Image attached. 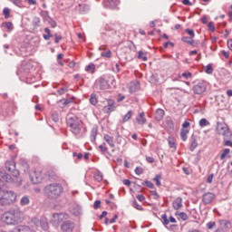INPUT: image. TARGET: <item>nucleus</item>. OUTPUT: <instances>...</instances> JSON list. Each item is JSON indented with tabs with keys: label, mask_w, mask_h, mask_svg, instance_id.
Returning <instances> with one entry per match:
<instances>
[{
	"label": "nucleus",
	"mask_w": 232,
	"mask_h": 232,
	"mask_svg": "<svg viewBox=\"0 0 232 232\" xmlns=\"http://www.w3.org/2000/svg\"><path fill=\"white\" fill-rule=\"evenodd\" d=\"M186 34H188V35H190V37L193 39V37H195V31H193L192 29H186L185 30Z\"/></svg>",
	"instance_id": "obj_48"
},
{
	"label": "nucleus",
	"mask_w": 232,
	"mask_h": 232,
	"mask_svg": "<svg viewBox=\"0 0 232 232\" xmlns=\"http://www.w3.org/2000/svg\"><path fill=\"white\" fill-rule=\"evenodd\" d=\"M181 77H184L185 79H191L193 77V74L189 72H182Z\"/></svg>",
	"instance_id": "obj_44"
},
{
	"label": "nucleus",
	"mask_w": 232,
	"mask_h": 232,
	"mask_svg": "<svg viewBox=\"0 0 232 232\" xmlns=\"http://www.w3.org/2000/svg\"><path fill=\"white\" fill-rule=\"evenodd\" d=\"M131 115H133V111H129L128 113H126L123 116L122 122H128V121H130V119H131Z\"/></svg>",
	"instance_id": "obj_33"
},
{
	"label": "nucleus",
	"mask_w": 232,
	"mask_h": 232,
	"mask_svg": "<svg viewBox=\"0 0 232 232\" xmlns=\"http://www.w3.org/2000/svg\"><path fill=\"white\" fill-rule=\"evenodd\" d=\"M135 173L136 175H142V173H144V169H142V167H137L135 169Z\"/></svg>",
	"instance_id": "obj_47"
},
{
	"label": "nucleus",
	"mask_w": 232,
	"mask_h": 232,
	"mask_svg": "<svg viewBox=\"0 0 232 232\" xmlns=\"http://www.w3.org/2000/svg\"><path fill=\"white\" fill-rule=\"evenodd\" d=\"M75 227V224H73V222L67 220L64 221L62 225H61V231L63 232H73V228Z\"/></svg>",
	"instance_id": "obj_9"
},
{
	"label": "nucleus",
	"mask_w": 232,
	"mask_h": 232,
	"mask_svg": "<svg viewBox=\"0 0 232 232\" xmlns=\"http://www.w3.org/2000/svg\"><path fill=\"white\" fill-rule=\"evenodd\" d=\"M224 146H229L230 148H232V141L225 140Z\"/></svg>",
	"instance_id": "obj_64"
},
{
	"label": "nucleus",
	"mask_w": 232,
	"mask_h": 232,
	"mask_svg": "<svg viewBox=\"0 0 232 232\" xmlns=\"http://www.w3.org/2000/svg\"><path fill=\"white\" fill-rule=\"evenodd\" d=\"M5 168L10 171V173H12L13 177L10 174L3 173L1 174V179L9 184H14L16 188H19V186L23 184V180L19 178V170L15 169V161L7 160L5 162Z\"/></svg>",
	"instance_id": "obj_2"
},
{
	"label": "nucleus",
	"mask_w": 232,
	"mask_h": 232,
	"mask_svg": "<svg viewBox=\"0 0 232 232\" xmlns=\"http://www.w3.org/2000/svg\"><path fill=\"white\" fill-rule=\"evenodd\" d=\"M176 217H179V218H181V220H188V214H186V212H179L177 211L175 213Z\"/></svg>",
	"instance_id": "obj_29"
},
{
	"label": "nucleus",
	"mask_w": 232,
	"mask_h": 232,
	"mask_svg": "<svg viewBox=\"0 0 232 232\" xmlns=\"http://www.w3.org/2000/svg\"><path fill=\"white\" fill-rule=\"evenodd\" d=\"M54 37H55L54 43L56 44H58V43L63 40V36L62 35L55 34Z\"/></svg>",
	"instance_id": "obj_56"
},
{
	"label": "nucleus",
	"mask_w": 232,
	"mask_h": 232,
	"mask_svg": "<svg viewBox=\"0 0 232 232\" xmlns=\"http://www.w3.org/2000/svg\"><path fill=\"white\" fill-rule=\"evenodd\" d=\"M206 73H208V75H211V73H213V65L211 63H208L207 65V68H206Z\"/></svg>",
	"instance_id": "obj_39"
},
{
	"label": "nucleus",
	"mask_w": 232,
	"mask_h": 232,
	"mask_svg": "<svg viewBox=\"0 0 232 232\" xmlns=\"http://www.w3.org/2000/svg\"><path fill=\"white\" fill-rule=\"evenodd\" d=\"M3 14L5 15V18L8 19L10 17V9L8 7H5L3 10Z\"/></svg>",
	"instance_id": "obj_41"
},
{
	"label": "nucleus",
	"mask_w": 232,
	"mask_h": 232,
	"mask_svg": "<svg viewBox=\"0 0 232 232\" xmlns=\"http://www.w3.org/2000/svg\"><path fill=\"white\" fill-rule=\"evenodd\" d=\"M13 232H34V230L26 225H20L14 227Z\"/></svg>",
	"instance_id": "obj_15"
},
{
	"label": "nucleus",
	"mask_w": 232,
	"mask_h": 232,
	"mask_svg": "<svg viewBox=\"0 0 232 232\" xmlns=\"http://www.w3.org/2000/svg\"><path fill=\"white\" fill-rule=\"evenodd\" d=\"M40 23H41V19L39 17H35L33 21L34 26H39Z\"/></svg>",
	"instance_id": "obj_53"
},
{
	"label": "nucleus",
	"mask_w": 232,
	"mask_h": 232,
	"mask_svg": "<svg viewBox=\"0 0 232 232\" xmlns=\"http://www.w3.org/2000/svg\"><path fill=\"white\" fill-rule=\"evenodd\" d=\"M142 186H146L147 188H150V189H153V188H155V185H153V183L150 180H145L142 183Z\"/></svg>",
	"instance_id": "obj_38"
},
{
	"label": "nucleus",
	"mask_w": 232,
	"mask_h": 232,
	"mask_svg": "<svg viewBox=\"0 0 232 232\" xmlns=\"http://www.w3.org/2000/svg\"><path fill=\"white\" fill-rule=\"evenodd\" d=\"M98 131H99V130L97 129V127H93L92 129L91 135H90L91 142H95V140H97Z\"/></svg>",
	"instance_id": "obj_20"
},
{
	"label": "nucleus",
	"mask_w": 232,
	"mask_h": 232,
	"mask_svg": "<svg viewBox=\"0 0 232 232\" xmlns=\"http://www.w3.org/2000/svg\"><path fill=\"white\" fill-rule=\"evenodd\" d=\"M17 195L12 190H0V206H8L15 202Z\"/></svg>",
	"instance_id": "obj_5"
},
{
	"label": "nucleus",
	"mask_w": 232,
	"mask_h": 232,
	"mask_svg": "<svg viewBox=\"0 0 232 232\" xmlns=\"http://www.w3.org/2000/svg\"><path fill=\"white\" fill-rule=\"evenodd\" d=\"M66 124L76 139L85 137L87 131L86 127H84V124H82V121L77 116L68 115Z\"/></svg>",
	"instance_id": "obj_1"
},
{
	"label": "nucleus",
	"mask_w": 232,
	"mask_h": 232,
	"mask_svg": "<svg viewBox=\"0 0 232 232\" xmlns=\"http://www.w3.org/2000/svg\"><path fill=\"white\" fill-rule=\"evenodd\" d=\"M160 179H162V177H160V175H156L155 178L153 179L154 182H156V186H160Z\"/></svg>",
	"instance_id": "obj_43"
},
{
	"label": "nucleus",
	"mask_w": 232,
	"mask_h": 232,
	"mask_svg": "<svg viewBox=\"0 0 232 232\" xmlns=\"http://www.w3.org/2000/svg\"><path fill=\"white\" fill-rule=\"evenodd\" d=\"M182 4L185 5V6H191L193 5L189 0H182Z\"/></svg>",
	"instance_id": "obj_62"
},
{
	"label": "nucleus",
	"mask_w": 232,
	"mask_h": 232,
	"mask_svg": "<svg viewBox=\"0 0 232 232\" xmlns=\"http://www.w3.org/2000/svg\"><path fill=\"white\" fill-rule=\"evenodd\" d=\"M85 72H89L90 73H95V65L94 63H90L85 67Z\"/></svg>",
	"instance_id": "obj_31"
},
{
	"label": "nucleus",
	"mask_w": 232,
	"mask_h": 232,
	"mask_svg": "<svg viewBox=\"0 0 232 232\" xmlns=\"http://www.w3.org/2000/svg\"><path fill=\"white\" fill-rule=\"evenodd\" d=\"M136 122L142 126L146 122V118L144 117V112H140L139 116L136 118Z\"/></svg>",
	"instance_id": "obj_22"
},
{
	"label": "nucleus",
	"mask_w": 232,
	"mask_h": 232,
	"mask_svg": "<svg viewBox=\"0 0 232 232\" xmlns=\"http://www.w3.org/2000/svg\"><path fill=\"white\" fill-rule=\"evenodd\" d=\"M105 8H116L119 5V0H103Z\"/></svg>",
	"instance_id": "obj_13"
},
{
	"label": "nucleus",
	"mask_w": 232,
	"mask_h": 232,
	"mask_svg": "<svg viewBox=\"0 0 232 232\" xmlns=\"http://www.w3.org/2000/svg\"><path fill=\"white\" fill-rule=\"evenodd\" d=\"M217 131L219 135H223V137H229L231 133L229 132V128L227 124L224 122H218L217 126Z\"/></svg>",
	"instance_id": "obj_7"
},
{
	"label": "nucleus",
	"mask_w": 232,
	"mask_h": 232,
	"mask_svg": "<svg viewBox=\"0 0 232 232\" xmlns=\"http://www.w3.org/2000/svg\"><path fill=\"white\" fill-rule=\"evenodd\" d=\"M189 133V130L188 129H181L180 130V137H181V140H183V142H186V140H188V134Z\"/></svg>",
	"instance_id": "obj_24"
},
{
	"label": "nucleus",
	"mask_w": 232,
	"mask_h": 232,
	"mask_svg": "<svg viewBox=\"0 0 232 232\" xmlns=\"http://www.w3.org/2000/svg\"><path fill=\"white\" fill-rule=\"evenodd\" d=\"M231 150L229 149H225L223 150V153L220 155V159L221 160H224V159H226V155H227L228 153H230Z\"/></svg>",
	"instance_id": "obj_42"
},
{
	"label": "nucleus",
	"mask_w": 232,
	"mask_h": 232,
	"mask_svg": "<svg viewBox=\"0 0 232 232\" xmlns=\"http://www.w3.org/2000/svg\"><path fill=\"white\" fill-rule=\"evenodd\" d=\"M103 140H105V142H107L110 148H115V142L113 141V137L106 134L104 135Z\"/></svg>",
	"instance_id": "obj_18"
},
{
	"label": "nucleus",
	"mask_w": 232,
	"mask_h": 232,
	"mask_svg": "<svg viewBox=\"0 0 232 232\" xmlns=\"http://www.w3.org/2000/svg\"><path fill=\"white\" fill-rule=\"evenodd\" d=\"M198 146V143L197 142V136H192L190 139V151H195L197 150V147Z\"/></svg>",
	"instance_id": "obj_19"
},
{
	"label": "nucleus",
	"mask_w": 232,
	"mask_h": 232,
	"mask_svg": "<svg viewBox=\"0 0 232 232\" xmlns=\"http://www.w3.org/2000/svg\"><path fill=\"white\" fill-rule=\"evenodd\" d=\"M41 15L45 21H48L50 19V15H48V11H42Z\"/></svg>",
	"instance_id": "obj_45"
},
{
	"label": "nucleus",
	"mask_w": 232,
	"mask_h": 232,
	"mask_svg": "<svg viewBox=\"0 0 232 232\" xmlns=\"http://www.w3.org/2000/svg\"><path fill=\"white\" fill-rule=\"evenodd\" d=\"M64 192L61 183H51L44 188V195L49 200H57Z\"/></svg>",
	"instance_id": "obj_4"
},
{
	"label": "nucleus",
	"mask_w": 232,
	"mask_h": 232,
	"mask_svg": "<svg viewBox=\"0 0 232 232\" xmlns=\"http://www.w3.org/2000/svg\"><path fill=\"white\" fill-rule=\"evenodd\" d=\"M67 218L68 214L66 213H55L51 218V224L53 226V227H59V224Z\"/></svg>",
	"instance_id": "obj_6"
},
{
	"label": "nucleus",
	"mask_w": 232,
	"mask_h": 232,
	"mask_svg": "<svg viewBox=\"0 0 232 232\" xmlns=\"http://www.w3.org/2000/svg\"><path fill=\"white\" fill-rule=\"evenodd\" d=\"M166 124L169 130H174L175 129V123L173 122V120L171 119H167L166 120Z\"/></svg>",
	"instance_id": "obj_34"
},
{
	"label": "nucleus",
	"mask_w": 232,
	"mask_h": 232,
	"mask_svg": "<svg viewBox=\"0 0 232 232\" xmlns=\"http://www.w3.org/2000/svg\"><path fill=\"white\" fill-rule=\"evenodd\" d=\"M2 26L4 28H7V32H12V30H14L12 22H5L2 24Z\"/></svg>",
	"instance_id": "obj_32"
},
{
	"label": "nucleus",
	"mask_w": 232,
	"mask_h": 232,
	"mask_svg": "<svg viewBox=\"0 0 232 232\" xmlns=\"http://www.w3.org/2000/svg\"><path fill=\"white\" fill-rule=\"evenodd\" d=\"M221 54L223 55V57H225V59H229V52L227 51H221Z\"/></svg>",
	"instance_id": "obj_57"
},
{
	"label": "nucleus",
	"mask_w": 232,
	"mask_h": 232,
	"mask_svg": "<svg viewBox=\"0 0 232 232\" xmlns=\"http://www.w3.org/2000/svg\"><path fill=\"white\" fill-rule=\"evenodd\" d=\"M31 224L32 226H34V227H40L41 226V219L37 218H33L31 219Z\"/></svg>",
	"instance_id": "obj_28"
},
{
	"label": "nucleus",
	"mask_w": 232,
	"mask_h": 232,
	"mask_svg": "<svg viewBox=\"0 0 232 232\" xmlns=\"http://www.w3.org/2000/svg\"><path fill=\"white\" fill-rule=\"evenodd\" d=\"M136 198H138V200H139L140 202H144V200H146V198H145L143 195H140V194H139V195L136 197Z\"/></svg>",
	"instance_id": "obj_59"
},
{
	"label": "nucleus",
	"mask_w": 232,
	"mask_h": 232,
	"mask_svg": "<svg viewBox=\"0 0 232 232\" xmlns=\"http://www.w3.org/2000/svg\"><path fill=\"white\" fill-rule=\"evenodd\" d=\"M40 227L44 229V231H48V219L46 218H40Z\"/></svg>",
	"instance_id": "obj_21"
},
{
	"label": "nucleus",
	"mask_w": 232,
	"mask_h": 232,
	"mask_svg": "<svg viewBox=\"0 0 232 232\" xmlns=\"http://www.w3.org/2000/svg\"><path fill=\"white\" fill-rule=\"evenodd\" d=\"M215 200V194L211 192H207L202 196V202L205 204V206H208V204H211Z\"/></svg>",
	"instance_id": "obj_11"
},
{
	"label": "nucleus",
	"mask_w": 232,
	"mask_h": 232,
	"mask_svg": "<svg viewBox=\"0 0 232 232\" xmlns=\"http://www.w3.org/2000/svg\"><path fill=\"white\" fill-rule=\"evenodd\" d=\"M172 207L176 211H179L182 208V198L178 197L172 203Z\"/></svg>",
	"instance_id": "obj_16"
},
{
	"label": "nucleus",
	"mask_w": 232,
	"mask_h": 232,
	"mask_svg": "<svg viewBox=\"0 0 232 232\" xmlns=\"http://www.w3.org/2000/svg\"><path fill=\"white\" fill-rule=\"evenodd\" d=\"M227 48H229L232 52V39L227 40Z\"/></svg>",
	"instance_id": "obj_63"
},
{
	"label": "nucleus",
	"mask_w": 232,
	"mask_h": 232,
	"mask_svg": "<svg viewBox=\"0 0 232 232\" xmlns=\"http://www.w3.org/2000/svg\"><path fill=\"white\" fill-rule=\"evenodd\" d=\"M181 41L183 43H187V44H190L191 46H193V44H195V40L193 38H191V36H183L181 38Z\"/></svg>",
	"instance_id": "obj_25"
},
{
	"label": "nucleus",
	"mask_w": 232,
	"mask_h": 232,
	"mask_svg": "<svg viewBox=\"0 0 232 232\" xmlns=\"http://www.w3.org/2000/svg\"><path fill=\"white\" fill-rule=\"evenodd\" d=\"M99 150H101V152H102V153H106V150H108V149L106 148V143H103V144L100 145V146H99Z\"/></svg>",
	"instance_id": "obj_50"
},
{
	"label": "nucleus",
	"mask_w": 232,
	"mask_h": 232,
	"mask_svg": "<svg viewBox=\"0 0 232 232\" xmlns=\"http://www.w3.org/2000/svg\"><path fill=\"white\" fill-rule=\"evenodd\" d=\"M2 220L8 226H15L16 224H21L24 220V214L21 211V208H11L10 210L5 212L2 216Z\"/></svg>",
	"instance_id": "obj_3"
},
{
	"label": "nucleus",
	"mask_w": 232,
	"mask_h": 232,
	"mask_svg": "<svg viewBox=\"0 0 232 232\" xmlns=\"http://www.w3.org/2000/svg\"><path fill=\"white\" fill-rule=\"evenodd\" d=\"M13 5H15V6H21L23 0H13Z\"/></svg>",
	"instance_id": "obj_58"
},
{
	"label": "nucleus",
	"mask_w": 232,
	"mask_h": 232,
	"mask_svg": "<svg viewBox=\"0 0 232 232\" xmlns=\"http://www.w3.org/2000/svg\"><path fill=\"white\" fill-rule=\"evenodd\" d=\"M93 179L94 180H96L97 182H102V174L101 172H96L93 175Z\"/></svg>",
	"instance_id": "obj_36"
},
{
	"label": "nucleus",
	"mask_w": 232,
	"mask_h": 232,
	"mask_svg": "<svg viewBox=\"0 0 232 232\" xmlns=\"http://www.w3.org/2000/svg\"><path fill=\"white\" fill-rule=\"evenodd\" d=\"M150 194L152 195V197H154L156 200H158V198H160V196H159V193H157V191L155 190H151Z\"/></svg>",
	"instance_id": "obj_55"
},
{
	"label": "nucleus",
	"mask_w": 232,
	"mask_h": 232,
	"mask_svg": "<svg viewBox=\"0 0 232 232\" xmlns=\"http://www.w3.org/2000/svg\"><path fill=\"white\" fill-rule=\"evenodd\" d=\"M99 50L102 52V57H106V59H110V57H111V51L110 49H106V47H100Z\"/></svg>",
	"instance_id": "obj_17"
},
{
	"label": "nucleus",
	"mask_w": 232,
	"mask_h": 232,
	"mask_svg": "<svg viewBox=\"0 0 232 232\" xmlns=\"http://www.w3.org/2000/svg\"><path fill=\"white\" fill-rule=\"evenodd\" d=\"M34 175H35L34 178V176H30L31 182H33V184L41 183V180H43V178L41 176H37L36 172H34Z\"/></svg>",
	"instance_id": "obj_26"
},
{
	"label": "nucleus",
	"mask_w": 232,
	"mask_h": 232,
	"mask_svg": "<svg viewBox=\"0 0 232 232\" xmlns=\"http://www.w3.org/2000/svg\"><path fill=\"white\" fill-rule=\"evenodd\" d=\"M208 28L209 32H215V23L209 22L208 24Z\"/></svg>",
	"instance_id": "obj_46"
},
{
	"label": "nucleus",
	"mask_w": 232,
	"mask_h": 232,
	"mask_svg": "<svg viewBox=\"0 0 232 232\" xmlns=\"http://www.w3.org/2000/svg\"><path fill=\"white\" fill-rule=\"evenodd\" d=\"M132 208H135V209H138V211H142L144 208L142 206H140L138 202L137 199H134L131 204Z\"/></svg>",
	"instance_id": "obj_35"
},
{
	"label": "nucleus",
	"mask_w": 232,
	"mask_h": 232,
	"mask_svg": "<svg viewBox=\"0 0 232 232\" xmlns=\"http://www.w3.org/2000/svg\"><path fill=\"white\" fill-rule=\"evenodd\" d=\"M163 118H164V110L158 109L155 112L156 121H162Z\"/></svg>",
	"instance_id": "obj_23"
},
{
	"label": "nucleus",
	"mask_w": 232,
	"mask_h": 232,
	"mask_svg": "<svg viewBox=\"0 0 232 232\" xmlns=\"http://www.w3.org/2000/svg\"><path fill=\"white\" fill-rule=\"evenodd\" d=\"M115 25L113 24H107L105 26V32L103 33V35H105V37H113V35H115Z\"/></svg>",
	"instance_id": "obj_12"
},
{
	"label": "nucleus",
	"mask_w": 232,
	"mask_h": 232,
	"mask_svg": "<svg viewBox=\"0 0 232 232\" xmlns=\"http://www.w3.org/2000/svg\"><path fill=\"white\" fill-rule=\"evenodd\" d=\"M28 204H30V197H22V198L20 199V206H28Z\"/></svg>",
	"instance_id": "obj_27"
},
{
	"label": "nucleus",
	"mask_w": 232,
	"mask_h": 232,
	"mask_svg": "<svg viewBox=\"0 0 232 232\" xmlns=\"http://www.w3.org/2000/svg\"><path fill=\"white\" fill-rule=\"evenodd\" d=\"M97 94L95 93H92L91 94V98H90V103L92 105V106H97Z\"/></svg>",
	"instance_id": "obj_30"
},
{
	"label": "nucleus",
	"mask_w": 232,
	"mask_h": 232,
	"mask_svg": "<svg viewBox=\"0 0 232 232\" xmlns=\"http://www.w3.org/2000/svg\"><path fill=\"white\" fill-rule=\"evenodd\" d=\"M116 142H117V144H122V136H121V134H119V132L116 135Z\"/></svg>",
	"instance_id": "obj_51"
},
{
	"label": "nucleus",
	"mask_w": 232,
	"mask_h": 232,
	"mask_svg": "<svg viewBox=\"0 0 232 232\" xmlns=\"http://www.w3.org/2000/svg\"><path fill=\"white\" fill-rule=\"evenodd\" d=\"M48 23H49L50 26H52V28H55V26H57V23L55 21H53L52 18L48 19Z\"/></svg>",
	"instance_id": "obj_52"
},
{
	"label": "nucleus",
	"mask_w": 232,
	"mask_h": 232,
	"mask_svg": "<svg viewBox=\"0 0 232 232\" xmlns=\"http://www.w3.org/2000/svg\"><path fill=\"white\" fill-rule=\"evenodd\" d=\"M104 113H111V111H115V102L112 101L108 102V105L103 107Z\"/></svg>",
	"instance_id": "obj_14"
},
{
	"label": "nucleus",
	"mask_w": 232,
	"mask_h": 232,
	"mask_svg": "<svg viewBox=\"0 0 232 232\" xmlns=\"http://www.w3.org/2000/svg\"><path fill=\"white\" fill-rule=\"evenodd\" d=\"M72 213L76 217H79V215H81V208L79 207H77V209L76 210H72Z\"/></svg>",
	"instance_id": "obj_60"
},
{
	"label": "nucleus",
	"mask_w": 232,
	"mask_h": 232,
	"mask_svg": "<svg viewBox=\"0 0 232 232\" xmlns=\"http://www.w3.org/2000/svg\"><path fill=\"white\" fill-rule=\"evenodd\" d=\"M66 92H68V89L63 87L57 91V93H59L60 95H64V93H66Z\"/></svg>",
	"instance_id": "obj_54"
},
{
	"label": "nucleus",
	"mask_w": 232,
	"mask_h": 232,
	"mask_svg": "<svg viewBox=\"0 0 232 232\" xmlns=\"http://www.w3.org/2000/svg\"><path fill=\"white\" fill-rule=\"evenodd\" d=\"M161 218L163 220V226H168L169 224V219H168V215H161Z\"/></svg>",
	"instance_id": "obj_40"
},
{
	"label": "nucleus",
	"mask_w": 232,
	"mask_h": 232,
	"mask_svg": "<svg viewBox=\"0 0 232 232\" xmlns=\"http://www.w3.org/2000/svg\"><path fill=\"white\" fill-rule=\"evenodd\" d=\"M215 226H217V223H215V221H210L207 224L208 229H213V227H215Z\"/></svg>",
	"instance_id": "obj_49"
},
{
	"label": "nucleus",
	"mask_w": 232,
	"mask_h": 232,
	"mask_svg": "<svg viewBox=\"0 0 232 232\" xmlns=\"http://www.w3.org/2000/svg\"><path fill=\"white\" fill-rule=\"evenodd\" d=\"M192 90H193L195 95H202V93H204V92H206V90H207L206 83L198 82L193 86Z\"/></svg>",
	"instance_id": "obj_10"
},
{
	"label": "nucleus",
	"mask_w": 232,
	"mask_h": 232,
	"mask_svg": "<svg viewBox=\"0 0 232 232\" xmlns=\"http://www.w3.org/2000/svg\"><path fill=\"white\" fill-rule=\"evenodd\" d=\"M209 124V121H208V120L206 118H202L200 121H199V126L201 128H204L205 126H208Z\"/></svg>",
	"instance_id": "obj_37"
},
{
	"label": "nucleus",
	"mask_w": 232,
	"mask_h": 232,
	"mask_svg": "<svg viewBox=\"0 0 232 232\" xmlns=\"http://www.w3.org/2000/svg\"><path fill=\"white\" fill-rule=\"evenodd\" d=\"M101 208V200H96L94 202V209H99Z\"/></svg>",
	"instance_id": "obj_61"
},
{
	"label": "nucleus",
	"mask_w": 232,
	"mask_h": 232,
	"mask_svg": "<svg viewBox=\"0 0 232 232\" xmlns=\"http://www.w3.org/2000/svg\"><path fill=\"white\" fill-rule=\"evenodd\" d=\"M110 88V83L108 81L102 77L99 78L95 82L96 90H108Z\"/></svg>",
	"instance_id": "obj_8"
}]
</instances>
